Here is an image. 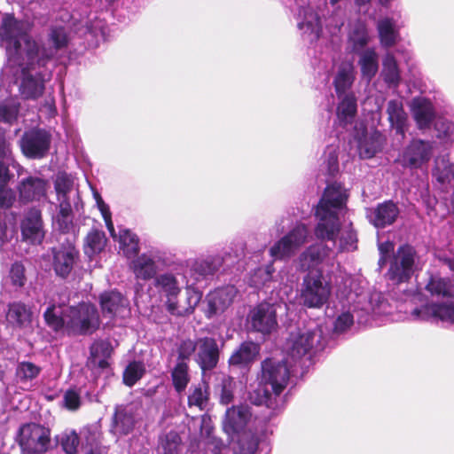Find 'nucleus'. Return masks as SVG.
Returning <instances> with one entry per match:
<instances>
[{"label":"nucleus","mask_w":454,"mask_h":454,"mask_svg":"<svg viewBox=\"0 0 454 454\" xmlns=\"http://www.w3.org/2000/svg\"><path fill=\"white\" fill-rule=\"evenodd\" d=\"M260 348L253 341L243 342L231 357L229 364L232 366L246 367L252 364L259 355Z\"/></svg>","instance_id":"33"},{"label":"nucleus","mask_w":454,"mask_h":454,"mask_svg":"<svg viewBox=\"0 0 454 454\" xmlns=\"http://www.w3.org/2000/svg\"><path fill=\"white\" fill-rule=\"evenodd\" d=\"M106 246V237L103 231L92 230L85 239L84 253L92 257L100 253Z\"/></svg>","instance_id":"43"},{"label":"nucleus","mask_w":454,"mask_h":454,"mask_svg":"<svg viewBox=\"0 0 454 454\" xmlns=\"http://www.w3.org/2000/svg\"><path fill=\"white\" fill-rule=\"evenodd\" d=\"M60 444L67 454H75L79 445V437L74 431L61 435Z\"/></svg>","instance_id":"56"},{"label":"nucleus","mask_w":454,"mask_h":454,"mask_svg":"<svg viewBox=\"0 0 454 454\" xmlns=\"http://www.w3.org/2000/svg\"><path fill=\"white\" fill-rule=\"evenodd\" d=\"M93 196L96 200L98 208L99 209V211L105 220V223H106L108 231L110 232L112 237H115L114 227V223L112 222V216H111V212H110L109 207L104 202L100 194L98 192L94 191Z\"/></svg>","instance_id":"51"},{"label":"nucleus","mask_w":454,"mask_h":454,"mask_svg":"<svg viewBox=\"0 0 454 454\" xmlns=\"http://www.w3.org/2000/svg\"><path fill=\"white\" fill-rule=\"evenodd\" d=\"M48 184L38 176H28L22 179L18 185L20 200L22 202L40 200L46 196Z\"/></svg>","instance_id":"27"},{"label":"nucleus","mask_w":454,"mask_h":454,"mask_svg":"<svg viewBox=\"0 0 454 454\" xmlns=\"http://www.w3.org/2000/svg\"><path fill=\"white\" fill-rule=\"evenodd\" d=\"M332 254L333 249L322 243L309 246L298 256L297 267L301 270H310L330 258Z\"/></svg>","instance_id":"24"},{"label":"nucleus","mask_w":454,"mask_h":454,"mask_svg":"<svg viewBox=\"0 0 454 454\" xmlns=\"http://www.w3.org/2000/svg\"><path fill=\"white\" fill-rule=\"evenodd\" d=\"M310 239L309 228L303 223H296L269 249L274 260H288L297 254Z\"/></svg>","instance_id":"7"},{"label":"nucleus","mask_w":454,"mask_h":454,"mask_svg":"<svg viewBox=\"0 0 454 454\" xmlns=\"http://www.w3.org/2000/svg\"><path fill=\"white\" fill-rule=\"evenodd\" d=\"M354 307L350 306L347 310H343L340 314L338 315L335 323H334V331L337 333H343L347 331L354 323V316L352 311L354 310Z\"/></svg>","instance_id":"54"},{"label":"nucleus","mask_w":454,"mask_h":454,"mask_svg":"<svg viewBox=\"0 0 454 454\" xmlns=\"http://www.w3.org/2000/svg\"><path fill=\"white\" fill-rule=\"evenodd\" d=\"M208 394L206 387H195L188 396V403L190 406H197L200 410H203L207 404Z\"/></svg>","instance_id":"52"},{"label":"nucleus","mask_w":454,"mask_h":454,"mask_svg":"<svg viewBox=\"0 0 454 454\" xmlns=\"http://www.w3.org/2000/svg\"><path fill=\"white\" fill-rule=\"evenodd\" d=\"M324 164H326V168L329 174L333 175L338 170V148L335 145H329L326 147L324 155Z\"/></svg>","instance_id":"55"},{"label":"nucleus","mask_w":454,"mask_h":454,"mask_svg":"<svg viewBox=\"0 0 454 454\" xmlns=\"http://www.w3.org/2000/svg\"><path fill=\"white\" fill-rule=\"evenodd\" d=\"M321 338V331L317 328L304 331L298 330L290 334L286 341L285 348L290 356L297 359L317 347Z\"/></svg>","instance_id":"11"},{"label":"nucleus","mask_w":454,"mask_h":454,"mask_svg":"<svg viewBox=\"0 0 454 454\" xmlns=\"http://www.w3.org/2000/svg\"><path fill=\"white\" fill-rule=\"evenodd\" d=\"M17 442L23 453L42 454L50 450L51 431L41 424L27 423L20 427Z\"/></svg>","instance_id":"9"},{"label":"nucleus","mask_w":454,"mask_h":454,"mask_svg":"<svg viewBox=\"0 0 454 454\" xmlns=\"http://www.w3.org/2000/svg\"><path fill=\"white\" fill-rule=\"evenodd\" d=\"M6 317L12 325L27 327L31 323L32 312L25 304L14 302L9 306Z\"/></svg>","instance_id":"36"},{"label":"nucleus","mask_w":454,"mask_h":454,"mask_svg":"<svg viewBox=\"0 0 454 454\" xmlns=\"http://www.w3.org/2000/svg\"><path fill=\"white\" fill-rule=\"evenodd\" d=\"M377 27L382 46L391 47L396 43L399 39V28L394 19L386 17L380 20Z\"/></svg>","instance_id":"34"},{"label":"nucleus","mask_w":454,"mask_h":454,"mask_svg":"<svg viewBox=\"0 0 454 454\" xmlns=\"http://www.w3.org/2000/svg\"><path fill=\"white\" fill-rule=\"evenodd\" d=\"M12 162L9 145L4 138H0V207H9L14 201V195L11 189L5 187L9 180L8 165Z\"/></svg>","instance_id":"20"},{"label":"nucleus","mask_w":454,"mask_h":454,"mask_svg":"<svg viewBox=\"0 0 454 454\" xmlns=\"http://www.w3.org/2000/svg\"><path fill=\"white\" fill-rule=\"evenodd\" d=\"M103 317L107 324L117 317H125L129 314L128 300L119 292H106L100 296Z\"/></svg>","instance_id":"16"},{"label":"nucleus","mask_w":454,"mask_h":454,"mask_svg":"<svg viewBox=\"0 0 454 454\" xmlns=\"http://www.w3.org/2000/svg\"><path fill=\"white\" fill-rule=\"evenodd\" d=\"M138 419L139 413L136 406H119L115 410L111 431L118 437L127 435L133 431Z\"/></svg>","instance_id":"22"},{"label":"nucleus","mask_w":454,"mask_h":454,"mask_svg":"<svg viewBox=\"0 0 454 454\" xmlns=\"http://www.w3.org/2000/svg\"><path fill=\"white\" fill-rule=\"evenodd\" d=\"M51 139L47 132L31 130L24 134L20 141V148L28 158H42L49 150Z\"/></svg>","instance_id":"18"},{"label":"nucleus","mask_w":454,"mask_h":454,"mask_svg":"<svg viewBox=\"0 0 454 454\" xmlns=\"http://www.w3.org/2000/svg\"><path fill=\"white\" fill-rule=\"evenodd\" d=\"M145 366L142 363H130L123 372V381L127 386H133L144 374Z\"/></svg>","instance_id":"50"},{"label":"nucleus","mask_w":454,"mask_h":454,"mask_svg":"<svg viewBox=\"0 0 454 454\" xmlns=\"http://www.w3.org/2000/svg\"><path fill=\"white\" fill-rule=\"evenodd\" d=\"M416 253L412 247L404 245L394 254L387 272V280L393 285L407 282L414 273Z\"/></svg>","instance_id":"10"},{"label":"nucleus","mask_w":454,"mask_h":454,"mask_svg":"<svg viewBox=\"0 0 454 454\" xmlns=\"http://www.w3.org/2000/svg\"><path fill=\"white\" fill-rule=\"evenodd\" d=\"M331 293V282L322 272H309L302 281L301 301L308 308L319 309L328 301Z\"/></svg>","instance_id":"8"},{"label":"nucleus","mask_w":454,"mask_h":454,"mask_svg":"<svg viewBox=\"0 0 454 454\" xmlns=\"http://www.w3.org/2000/svg\"><path fill=\"white\" fill-rule=\"evenodd\" d=\"M18 114V106L13 103L0 104V120L5 122H12Z\"/></svg>","instance_id":"60"},{"label":"nucleus","mask_w":454,"mask_h":454,"mask_svg":"<svg viewBox=\"0 0 454 454\" xmlns=\"http://www.w3.org/2000/svg\"><path fill=\"white\" fill-rule=\"evenodd\" d=\"M63 402L66 408L74 411L80 407L81 397L75 390L69 389L65 393Z\"/></svg>","instance_id":"62"},{"label":"nucleus","mask_w":454,"mask_h":454,"mask_svg":"<svg viewBox=\"0 0 454 454\" xmlns=\"http://www.w3.org/2000/svg\"><path fill=\"white\" fill-rule=\"evenodd\" d=\"M431 153L432 145L429 142L413 140L404 151L401 161L404 166L417 168L429 160Z\"/></svg>","instance_id":"25"},{"label":"nucleus","mask_w":454,"mask_h":454,"mask_svg":"<svg viewBox=\"0 0 454 454\" xmlns=\"http://www.w3.org/2000/svg\"><path fill=\"white\" fill-rule=\"evenodd\" d=\"M337 107V120L346 127L352 124L356 114V100L352 93L343 95Z\"/></svg>","instance_id":"35"},{"label":"nucleus","mask_w":454,"mask_h":454,"mask_svg":"<svg viewBox=\"0 0 454 454\" xmlns=\"http://www.w3.org/2000/svg\"><path fill=\"white\" fill-rule=\"evenodd\" d=\"M398 214L397 207L391 201L384 202L375 208L367 210V217L376 228H383L392 224Z\"/></svg>","instance_id":"29"},{"label":"nucleus","mask_w":454,"mask_h":454,"mask_svg":"<svg viewBox=\"0 0 454 454\" xmlns=\"http://www.w3.org/2000/svg\"><path fill=\"white\" fill-rule=\"evenodd\" d=\"M197 348V341L193 342L191 340L182 341L178 348L179 361H184L189 358Z\"/></svg>","instance_id":"63"},{"label":"nucleus","mask_w":454,"mask_h":454,"mask_svg":"<svg viewBox=\"0 0 454 454\" xmlns=\"http://www.w3.org/2000/svg\"><path fill=\"white\" fill-rule=\"evenodd\" d=\"M388 120L396 133L403 137L407 115L403 110V104L398 100H391L387 105Z\"/></svg>","instance_id":"38"},{"label":"nucleus","mask_w":454,"mask_h":454,"mask_svg":"<svg viewBox=\"0 0 454 454\" xmlns=\"http://www.w3.org/2000/svg\"><path fill=\"white\" fill-rule=\"evenodd\" d=\"M186 277L182 272H165L158 275L154 279V286L160 296L180 294Z\"/></svg>","instance_id":"30"},{"label":"nucleus","mask_w":454,"mask_h":454,"mask_svg":"<svg viewBox=\"0 0 454 454\" xmlns=\"http://www.w3.org/2000/svg\"><path fill=\"white\" fill-rule=\"evenodd\" d=\"M369 41L367 29L364 23L358 22L352 26L348 35V46L353 51L363 49Z\"/></svg>","instance_id":"42"},{"label":"nucleus","mask_w":454,"mask_h":454,"mask_svg":"<svg viewBox=\"0 0 454 454\" xmlns=\"http://www.w3.org/2000/svg\"><path fill=\"white\" fill-rule=\"evenodd\" d=\"M10 278L13 286L20 287L25 283V269L21 263L15 262L10 270Z\"/></svg>","instance_id":"61"},{"label":"nucleus","mask_w":454,"mask_h":454,"mask_svg":"<svg viewBox=\"0 0 454 454\" xmlns=\"http://www.w3.org/2000/svg\"><path fill=\"white\" fill-rule=\"evenodd\" d=\"M197 363L202 371L216 366L219 357L218 346L215 339L205 337L197 340Z\"/></svg>","instance_id":"28"},{"label":"nucleus","mask_w":454,"mask_h":454,"mask_svg":"<svg viewBox=\"0 0 454 454\" xmlns=\"http://www.w3.org/2000/svg\"><path fill=\"white\" fill-rule=\"evenodd\" d=\"M355 77L353 61H343L337 66L333 83L339 98L347 95L346 92L351 88Z\"/></svg>","instance_id":"31"},{"label":"nucleus","mask_w":454,"mask_h":454,"mask_svg":"<svg viewBox=\"0 0 454 454\" xmlns=\"http://www.w3.org/2000/svg\"><path fill=\"white\" fill-rule=\"evenodd\" d=\"M186 278H184L185 282V291L189 288H196V286L204 282L207 278L203 275H200V272L193 268H190L185 273H183ZM199 290V288L197 287Z\"/></svg>","instance_id":"59"},{"label":"nucleus","mask_w":454,"mask_h":454,"mask_svg":"<svg viewBox=\"0 0 454 454\" xmlns=\"http://www.w3.org/2000/svg\"><path fill=\"white\" fill-rule=\"evenodd\" d=\"M120 248L127 257L137 254L139 251L137 237L129 230H121L119 234Z\"/></svg>","instance_id":"46"},{"label":"nucleus","mask_w":454,"mask_h":454,"mask_svg":"<svg viewBox=\"0 0 454 454\" xmlns=\"http://www.w3.org/2000/svg\"><path fill=\"white\" fill-rule=\"evenodd\" d=\"M436 129L445 137L454 136V123L450 121H442L436 124Z\"/></svg>","instance_id":"64"},{"label":"nucleus","mask_w":454,"mask_h":454,"mask_svg":"<svg viewBox=\"0 0 454 454\" xmlns=\"http://www.w3.org/2000/svg\"><path fill=\"white\" fill-rule=\"evenodd\" d=\"M112 352L111 344L106 340H99L93 343L90 348L91 363L100 368H106L108 365L107 358Z\"/></svg>","instance_id":"41"},{"label":"nucleus","mask_w":454,"mask_h":454,"mask_svg":"<svg viewBox=\"0 0 454 454\" xmlns=\"http://www.w3.org/2000/svg\"><path fill=\"white\" fill-rule=\"evenodd\" d=\"M356 134L352 141L363 159L372 158L382 147V137L378 131L367 132L363 123L356 125Z\"/></svg>","instance_id":"14"},{"label":"nucleus","mask_w":454,"mask_h":454,"mask_svg":"<svg viewBox=\"0 0 454 454\" xmlns=\"http://www.w3.org/2000/svg\"><path fill=\"white\" fill-rule=\"evenodd\" d=\"M181 438L176 432H169L160 439L159 448L164 454H178Z\"/></svg>","instance_id":"49"},{"label":"nucleus","mask_w":454,"mask_h":454,"mask_svg":"<svg viewBox=\"0 0 454 454\" xmlns=\"http://www.w3.org/2000/svg\"><path fill=\"white\" fill-rule=\"evenodd\" d=\"M171 378L176 392H184L190 382L188 365L184 361H178L172 370Z\"/></svg>","instance_id":"44"},{"label":"nucleus","mask_w":454,"mask_h":454,"mask_svg":"<svg viewBox=\"0 0 454 454\" xmlns=\"http://www.w3.org/2000/svg\"><path fill=\"white\" fill-rule=\"evenodd\" d=\"M59 212L55 218L61 231H68L72 225V205L78 206L79 192L72 175L60 172L54 182Z\"/></svg>","instance_id":"6"},{"label":"nucleus","mask_w":454,"mask_h":454,"mask_svg":"<svg viewBox=\"0 0 454 454\" xmlns=\"http://www.w3.org/2000/svg\"><path fill=\"white\" fill-rule=\"evenodd\" d=\"M381 75L389 86H397L400 82V72L394 53L387 51L382 60Z\"/></svg>","instance_id":"39"},{"label":"nucleus","mask_w":454,"mask_h":454,"mask_svg":"<svg viewBox=\"0 0 454 454\" xmlns=\"http://www.w3.org/2000/svg\"><path fill=\"white\" fill-rule=\"evenodd\" d=\"M53 268L57 275L65 278L72 271L78 256V251L68 243L53 251Z\"/></svg>","instance_id":"26"},{"label":"nucleus","mask_w":454,"mask_h":454,"mask_svg":"<svg viewBox=\"0 0 454 454\" xmlns=\"http://www.w3.org/2000/svg\"><path fill=\"white\" fill-rule=\"evenodd\" d=\"M298 27L309 42L317 40L323 33L320 16L315 10V5L301 6L298 12Z\"/></svg>","instance_id":"17"},{"label":"nucleus","mask_w":454,"mask_h":454,"mask_svg":"<svg viewBox=\"0 0 454 454\" xmlns=\"http://www.w3.org/2000/svg\"><path fill=\"white\" fill-rule=\"evenodd\" d=\"M274 268L272 264H269L264 268L257 269L251 278V285L258 286L270 280Z\"/></svg>","instance_id":"58"},{"label":"nucleus","mask_w":454,"mask_h":454,"mask_svg":"<svg viewBox=\"0 0 454 454\" xmlns=\"http://www.w3.org/2000/svg\"><path fill=\"white\" fill-rule=\"evenodd\" d=\"M425 291L429 294V296L426 294L414 296L415 300L421 302V306L411 311V319H439L454 324V305L438 302L442 298L454 296V284H450L446 278L431 277Z\"/></svg>","instance_id":"4"},{"label":"nucleus","mask_w":454,"mask_h":454,"mask_svg":"<svg viewBox=\"0 0 454 454\" xmlns=\"http://www.w3.org/2000/svg\"><path fill=\"white\" fill-rule=\"evenodd\" d=\"M161 257L160 253H144L130 263V269L137 280L155 278L159 270L158 263Z\"/></svg>","instance_id":"23"},{"label":"nucleus","mask_w":454,"mask_h":454,"mask_svg":"<svg viewBox=\"0 0 454 454\" xmlns=\"http://www.w3.org/2000/svg\"><path fill=\"white\" fill-rule=\"evenodd\" d=\"M337 294L353 301V293L357 296L356 282L355 278L347 273H340L336 278Z\"/></svg>","instance_id":"47"},{"label":"nucleus","mask_w":454,"mask_h":454,"mask_svg":"<svg viewBox=\"0 0 454 454\" xmlns=\"http://www.w3.org/2000/svg\"><path fill=\"white\" fill-rule=\"evenodd\" d=\"M358 64L362 77L370 82L377 74L379 69L378 54L374 49L364 51L359 58Z\"/></svg>","instance_id":"37"},{"label":"nucleus","mask_w":454,"mask_h":454,"mask_svg":"<svg viewBox=\"0 0 454 454\" xmlns=\"http://www.w3.org/2000/svg\"><path fill=\"white\" fill-rule=\"evenodd\" d=\"M289 370L284 361L268 358L262 361L261 373L256 379V386H251L248 398L256 405L270 407L271 394L278 395L286 387Z\"/></svg>","instance_id":"5"},{"label":"nucleus","mask_w":454,"mask_h":454,"mask_svg":"<svg viewBox=\"0 0 454 454\" xmlns=\"http://www.w3.org/2000/svg\"><path fill=\"white\" fill-rule=\"evenodd\" d=\"M348 192L340 184L328 185L317 206L315 215L317 223L314 229L316 237L330 241L338 251H353L356 248V235L351 229L340 231L339 215L343 210Z\"/></svg>","instance_id":"2"},{"label":"nucleus","mask_w":454,"mask_h":454,"mask_svg":"<svg viewBox=\"0 0 454 454\" xmlns=\"http://www.w3.org/2000/svg\"><path fill=\"white\" fill-rule=\"evenodd\" d=\"M236 295L237 290L233 286H227L211 291L206 297V317L212 318L223 314L231 307Z\"/></svg>","instance_id":"13"},{"label":"nucleus","mask_w":454,"mask_h":454,"mask_svg":"<svg viewBox=\"0 0 454 454\" xmlns=\"http://www.w3.org/2000/svg\"><path fill=\"white\" fill-rule=\"evenodd\" d=\"M43 317L47 325L57 333L90 334L99 327L96 307L86 302L76 306L53 303L47 308Z\"/></svg>","instance_id":"3"},{"label":"nucleus","mask_w":454,"mask_h":454,"mask_svg":"<svg viewBox=\"0 0 454 454\" xmlns=\"http://www.w3.org/2000/svg\"><path fill=\"white\" fill-rule=\"evenodd\" d=\"M434 176L442 185L450 184L454 179V163L445 158L437 159Z\"/></svg>","instance_id":"40"},{"label":"nucleus","mask_w":454,"mask_h":454,"mask_svg":"<svg viewBox=\"0 0 454 454\" xmlns=\"http://www.w3.org/2000/svg\"><path fill=\"white\" fill-rule=\"evenodd\" d=\"M219 264V261L215 262V260L212 258H206L196 261L192 264V268L195 269L197 272H200V275H203L207 278V277L214 274Z\"/></svg>","instance_id":"53"},{"label":"nucleus","mask_w":454,"mask_h":454,"mask_svg":"<svg viewBox=\"0 0 454 454\" xmlns=\"http://www.w3.org/2000/svg\"><path fill=\"white\" fill-rule=\"evenodd\" d=\"M237 441V446L232 449L235 454H254L258 449V439L248 434H240L238 438L232 442Z\"/></svg>","instance_id":"48"},{"label":"nucleus","mask_w":454,"mask_h":454,"mask_svg":"<svg viewBox=\"0 0 454 454\" xmlns=\"http://www.w3.org/2000/svg\"><path fill=\"white\" fill-rule=\"evenodd\" d=\"M250 415L249 408L244 405L232 406L227 410L223 427L231 442H233L241 434Z\"/></svg>","instance_id":"21"},{"label":"nucleus","mask_w":454,"mask_h":454,"mask_svg":"<svg viewBox=\"0 0 454 454\" xmlns=\"http://www.w3.org/2000/svg\"><path fill=\"white\" fill-rule=\"evenodd\" d=\"M411 111L419 129H427L434 118V110L430 100L415 98L411 104Z\"/></svg>","instance_id":"32"},{"label":"nucleus","mask_w":454,"mask_h":454,"mask_svg":"<svg viewBox=\"0 0 454 454\" xmlns=\"http://www.w3.org/2000/svg\"><path fill=\"white\" fill-rule=\"evenodd\" d=\"M29 26L25 21L17 20L13 15L5 13L0 26V44L5 49L8 64L4 67L6 74L16 66L20 67L22 82L20 93L26 98H35L43 91V82L40 75L29 74L35 65L44 66L57 51L67 44V34L63 27H55L50 34L52 47L40 48L28 38Z\"/></svg>","instance_id":"1"},{"label":"nucleus","mask_w":454,"mask_h":454,"mask_svg":"<svg viewBox=\"0 0 454 454\" xmlns=\"http://www.w3.org/2000/svg\"><path fill=\"white\" fill-rule=\"evenodd\" d=\"M236 381L231 377H224L221 384L220 402L223 404H229L233 400V391Z\"/></svg>","instance_id":"57"},{"label":"nucleus","mask_w":454,"mask_h":454,"mask_svg":"<svg viewBox=\"0 0 454 454\" xmlns=\"http://www.w3.org/2000/svg\"><path fill=\"white\" fill-rule=\"evenodd\" d=\"M251 327L263 335L270 334L278 328L277 307L267 302L254 308L248 316Z\"/></svg>","instance_id":"12"},{"label":"nucleus","mask_w":454,"mask_h":454,"mask_svg":"<svg viewBox=\"0 0 454 454\" xmlns=\"http://www.w3.org/2000/svg\"><path fill=\"white\" fill-rule=\"evenodd\" d=\"M41 367L32 362H20L17 364L16 367L15 375L17 381L20 384L30 382L37 378V376L41 373Z\"/></svg>","instance_id":"45"},{"label":"nucleus","mask_w":454,"mask_h":454,"mask_svg":"<svg viewBox=\"0 0 454 454\" xmlns=\"http://www.w3.org/2000/svg\"><path fill=\"white\" fill-rule=\"evenodd\" d=\"M20 230L24 241L40 244L45 234L41 211L35 207L28 210L21 221Z\"/></svg>","instance_id":"19"},{"label":"nucleus","mask_w":454,"mask_h":454,"mask_svg":"<svg viewBox=\"0 0 454 454\" xmlns=\"http://www.w3.org/2000/svg\"><path fill=\"white\" fill-rule=\"evenodd\" d=\"M186 300L184 304L178 300L179 294L161 296L165 309L168 313L176 317H185L193 313L202 298V293L197 288L185 291Z\"/></svg>","instance_id":"15"}]
</instances>
